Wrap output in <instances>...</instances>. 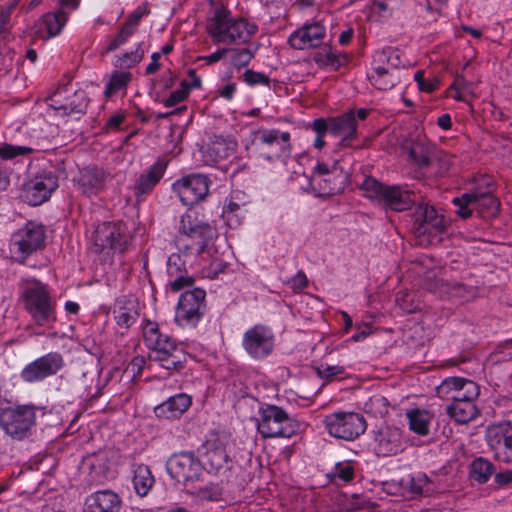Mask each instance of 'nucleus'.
Here are the masks:
<instances>
[{
    "label": "nucleus",
    "instance_id": "obj_29",
    "mask_svg": "<svg viewBox=\"0 0 512 512\" xmlns=\"http://www.w3.org/2000/svg\"><path fill=\"white\" fill-rule=\"evenodd\" d=\"M403 149L406 150L412 164L416 165L419 169H425L430 166L433 149L425 140L417 139L406 143Z\"/></svg>",
    "mask_w": 512,
    "mask_h": 512
},
{
    "label": "nucleus",
    "instance_id": "obj_10",
    "mask_svg": "<svg viewBox=\"0 0 512 512\" xmlns=\"http://www.w3.org/2000/svg\"><path fill=\"white\" fill-rule=\"evenodd\" d=\"M324 422L332 437L346 441L355 440L367 429L366 419L356 412H335L327 415Z\"/></svg>",
    "mask_w": 512,
    "mask_h": 512
},
{
    "label": "nucleus",
    "instance_id": "obj_64",
    "mask_svg": "<svg viewBox=\"0 0 512 512\" xmlns=\"http://www.w3.org/2000/svg\"><path fill=\"white\" fill-rule=\"evenodd\" d=\"M437 124L440 128L444 129V130H448L451 128L452 126V121H451V117L449 114H443L441 115L438 120H437Z\"/></svg>",
    "mask_w": 512,
    "mask_h": 512
},
{
    "label": "nucleus",
    "instance_id": "obj_7",
    "mask_svg": "<svg viewBox=\"0 0 512 512\" xmlns=\"http://www.w3.org/2000/svg\"><path fill=\"white\" fill-rule=\"evenodd\" d=\"M299 423L278 406L269 405L260 412L257 428L263 438H290L299 430Z\"/></svg>",
    "mask_w": 512,
    "mask_h": 512
},
{
    "label": "nucleus",
    "instance_id": "obj_24",
    "mask_svg": "<svg viewBox=\"0 0 512 512\" xmlns=\"http://www.w3.org/2000/svg\"><path fill=\"white\" fill-rule=\"evenodd\" d=\"M168 162L164 158H158L146 171H144L133 186L136 202L140 203L149 195L163 178Z\"/></svg>",
    "mask_w": 512,
    "mask_h": 512
},
{
    "label": "nucleus",
    "instance_id": "obj_60",
    "mask_svg": "<svg viewBox=\"0 0 512 512\" xmlns=\"http://www.w3.org/2000/svg\"><path fill=\"white\" fill-rule=\"evenodd\" d=\"M160 58H161V53H159V52H155L151 55L152 62L149 65H147V67H146L147 75H152L159 70V68H160L159 59Z\"/></svg>",
    "mask_w": 512,
    "mask_h": 512
},
{
    "label": "nucleus",
    "instance_id": "obj_38",
    "mask_svg": "<svg viewBox=\"0 0 512 512\" xmlns=\"http://www.w3.org/2000/svg\"><path fill=\"white\" fill-rule=\"evenodd\" d=\"M313 59L320 67H331L334 70H337L348 62V56L346 54L337 52L331 47L325 48L324 52L315 53Z\"/></svg>",
    "mask_w": 512,
    "mask_h": 512
},
{
    "label": "nucleus",
    "instance_id": "obj_15",
    "mask_svg": "<svg viewBox=\"0 0 512 512\" xmlns=\"http://www.w3.org/2000/svg\"><path fill=\"white\" fill-rule=\"evenodd\" d=\"M253 136L258 145L271 149L268 152H261L264 158L269 161L288 157L291 153V135L289 132H282L279 129H259L253 132Z\"/></svg>",
    "mask_w": 512,
    "mask_h": 512
},
{
    "label": "nucleus",
    "instance_id": "obj_43",
    "mask_svg": "<svg viewBox=\"0 0 512 512\" xmlns=\"http://www.w3.org/2000/svg\"><path fill=\"white\" fill-rule=\"evenodd\" d=\"M442 386L453 388L456 390V393L466 390L471 397H478L480 393L479 387L475 382L464 378H448L443 381Z\"/></svg>",
    "mask_w": 512,
    "mask_h": 512
},
{
    "label": "nucleus",
    "instance_id": "obj_23",
    "mask_svg": "<svg viewBox=\"0 0 512 512\" xmlns=\"http://www.w3.org/2000/svg\"><path fill=\"white\" fill-rule=\"evenodd\" d=\"M63 365V358L59 353H48L28 364L21 372V377L26 382L42 380L56 374Z\"/></svg>",
    "mask_w": 512,
    "mask_h": 512
},
{
    "label": "nucleus",
    "instance_id": "obj_11",
    "mask_svg": "<svg viewBox=\"0 0 512 512\" xmlns=\"http://www.w3.org/2000/svg\"><path fill=\"white\" fill-rule=\"evenodd\" d=\"M311 184L320 196H332L344 191L347 185V174L335 161L331 166L318 162L314 168Z\"/></svg>",
    "mask_w": 512,
    "mask_h": 512
},
{
    "label": "nucleus",
    "instance_id": "obj_42",
    "mask_svg": "<svg viewBox=\"0 0 512 512\" xmlns=\"http://www.w3.org/2000/svg\"><path fill=\"white\" fill-rule=\"evenodd\" d=\"M409 419V427L412 431L419 435H427L429 432L428 414L418 409L407 413Z\"/></svg>",
    "mask_w": 512,
    "mask_h": 512
},
{
    "label": "nucleus",
    "instance_id": "obj_56",
    "mask_svg": "<svg viewBox=\"0 0 512 512\" xmlns=\"http://www.w3.org/2000/svg\"><path fill=\"white\" fill-rule=\"evenodd\" d=\"M344 369L341 366H321L317 368V373L320 377L329 379L335 375L343 373Z\"/></svg>",
    "mask_w": 512,
    "mask_h": 512
},
{
    "label": "nucleus",
    "instance_id": "obj_9",
    "mask_svg": "<svg viewBox=\"0 0 512 512\" xmlns=\"http://www.w3.org/2000/svg\"><path fill=\"white\" fill-rule=\"evenodd\" d=\"M128 241L129 238L120 223L104 222L93 233V252L106 256L123 254L127 250Z\"/></svg>",
    "mask_w": 512,
    "mask_h": 512
},
{
    "label": "nucleus",
    "instance_id": "obj_12",
    "mask_svg": "<svg viewBox=\"0 0 512 512\" xmlns=\"http://www.w3.org/2000/svg\"><path fill=\"white\" fill-rule=\"evenodd\" d=\"M22 298L25 309L37 325L44 326L55 321L54 307L45 286L37 282L24 290Z\"/></svg>",
    "mask_w": 512,
    "mask_h": 512
},
{
    "label": "nucleus",
    "instance_id": "obj_40",
    "mask_svg": "<svg viewBox=\"0 0 512 512\" xmlns=\"http://www.w3.org/2000/svg\"><path fill=\"white\" fill-rule=\"evenodd\" d=\"M494 465L482 457L475 459L470 468V477L479 483H485L494 473Z\"/></svg>",
    "mask_w": 512,
    "mask_h": 512
},
{
    "label": "nucleus",
    "instance_id": "obj_53",
    "mask_svg": "<svg viewBox=\"0 0 512 512\" xmlns=\"http://www.w3.org/2000/svg\"><path fill=\"white\" fill-rule=\"evenodd\" d=\"M241 210L240 204L230 201L227 207L223 211V216L226 219L229 226L239 224V211Z\"/></svg>",
    "mask_w": 512,
    "mask_h": 512
},
{
    "label": "nucleus",
    "instance_id": "obj_58",
    "mask_svg": "<svg viewBox=\"0 0 512 512\" xmlns=\"http://www.w3.org/2000/svg\"><path fill=\"white\" fill-rule=\"evenodd\" d=\"M230 51V48H220L214 53L203 56L200 59L206 61L208 64L216 63L220 61L228 52Z\"/></svg>",
    "mask_w": 512,
    "mask_h": 512
},
{
    "label": "nucleus",
    "instance_id": "obj_37",
    "mask_svg": "<svg viewBox=\"0 0 512 512\" xmlns=\"http://www.w3.org/2000/svg\"><path fill=\"white\" fill-rule=\"evenodd\" d=\"M372 65V68L379 66L385 70L399 71L401 65L400 53L398 50L390 47L384 48L375 53Z\"/></svg>",
    "mask_w": 512,
    "mask_h": 512
},
{
    "label": "nucleus",
    "instance_id": "obj_18",
    "mask_svg": "<svg viewBox=\"0 0 512 512\" xmlns=\"http://www.w3.org/2000/svg\"><path fill=\"white\" fill-rule=\"evenodd\" d=\"M210 227L208 224L192 226V215L185 214L181 217L180 230L183 232L175 240L179 253L186 256L199 255L202 253L210 254V250H206L207 245L202 239L195 237L192 234L196 232H205Z\"/></svg>",
    "mask_w": 512,
    "mask_h": 512
},
{
    "label": "nucleus",
    "instance_id": "obj_48",
    "mask_svg": "<svg viewBox=\"0 0 512 512\" xmlns=\"http://www.w3.org/2000/svg\"><path fill=\"white\" fill-rule=\"evenodd\" d=\"M243 80L250 86L266 85L269 86L270 78L268 75L247 69L243 74Z\"/></svg>",
    "mask_w": 512,
    "mask_h": 512
},
{
    "label": "nucleus",
    "instance_id": "obj_2",
    "mask_svg": "<svg viewBox=\"0 0 512 512\" xmlns=\"http://www.w3.org/2000/svg\"><path fill=\"white\" fill-rule=\"evenodd\" d=\"M257 26L243 18L234 19L225 8H218L207 22V32L214 43H247L256 33Z\"/></svg>",
    "mask_w": 512,
    "mask_h": 512
},
{
    "label": "nucleus",
    "instance_id": "obj_1",
    "mask_svg": "<svg viewBox=\"0 0 512 512\" xmlns=\"http://www.w3.org/2000/svg\"><path fill=\"white\" fill-rule=\"evenodd\" d=\"M494 184L489 176L477 179V185L469 192L453 199L456 213L468 219L475 211L483 219H491L500 211V201L493 195Z\"/></svg>",
    "mask_w": 512,
    "mask_h": 512
},
{
    "label": "nucleus",
    "instance_id": "obj_39",
    "mask_svg": "<svg viewBox=\"0 0 512 512\" xmlns=\"http://www.w3.org/2000/svg\"><path fill=\"white\" fill-rule=\"evenodd\" d=\"M134 488L138 495L146 496L154 483L150 469L145 465L137 467L133 478Z\"/></svg>",
    "mask_w": 512,
    "mask_h": 512
},
{
    "label": "nucleus",
    "instance_id": "obj_46",
    "mask_svg": "<svg viewBox=\"0 0 512 512\" xmlns=\"http://www.w3.org/2000/svg\"><path fill=\"white\" fill-rule=\"evenodd\" d=\"M33 149L26 146H15L11 144H3L0 146V158L4 160L14 159L17 156L31 154Z\"/></svg>",
    "mask_w": 512,
    "mask_h": 512
},
{
    "label": "nucleus",
    "instance_id": "obj_49",
    "mask_svg": "<svg viewBox=\"0 0 512 512\" xmlns=\"http://www.w3.org/2000/svg\"><path fill=\"white\" fill-rule=\"evenodd\" d=\"M190 91V87L187 86V82L183 80L181 82V88L173 91L170 96L164 101V105L166 107H173L177 105L178 103L184 101Z\"/></svg>",
    "mask_w": 512,
    "mask_h": 512
},
{
    "label": "nucleus",
    "instance_id": "obj_55",
    "mask_svg": "<svg viewBox=\"0 0 512 512\" xmlns=\"http://www.w3.org/2000/svg\"><path fill=\"white\" fill-rule=\"evenodd\" d=\"M371 502L367 499L360 497L359 495L353 494L349 503L346 506L348 511H354L364 508H371Z\"/></svg>",
    "mask_w": 512,
    "mask_h": 512
},
{
    "label": "nucleus",
    "instance_id": "obj_30",
    "mask_svg": "<svg viewBox=\"0 0 512 512\" xmlns=\"http://www.w3.org/2000/svg\"><path fill=\"white\" fill-rule=\"evenodd\" d=\"M191 405V398L186 394H177L155 407L158 417L166 419L177 418Z\"/></svg>",
    "mask_w": 512,
    "mask_h": 512
},
{
    "label": "nucleus",
    "instance_id": "obj_28",
    "mask_svg": "<svg viewBox=\"0 0 512 512\" xmlns=\"http://www.w3.org/2000/svg\"><path fill=\"white\" fill-rule=\"evenodd\" d=\"M121 506L119 496L110 491H98L86 501L84 512H118Z\"/></svg>",
    "mask_w": 512,
    "mask_h": 512
},
{
    "label": "nucleus",
    "instance_id": "obj_36",
    "mask_svg": "<svg viewBox=\"0 0 512 512\" xmlns=\"http://www.w3.org/2000/svg\"><path fill=\"white\" fill-rule=\"evenodd\" d=\"M236 147L237 143L234 140L216 136L208 146V154L212 161L218 162L234 154Z\"/></svg>",
    "mask_w": 512,
    "mask_h": 512
},
{
    "label": "nucleus",
    "instance_id": "obj_25",
    "mask_svg": "<svg viewBox=\"0 0 512 512\" xmlns=\"http://www.w3.org/2000/svg\"><path fill=\"white\" fill-rule=\"evenodd\" d=\"M326 36V29L320 22L305 24L288 38L289 45L298 50L319 47Z\"/></svg>",
    "mask_w": 512,
    "mask_h": 512
},
{
    "label": "nucleus",
    "instance_id": "obj_61",
    "mask_svg": "<svg viewBox=\"0 0 512 512\" xmlns=\"http://www.w3.org/2000/svg\"><path fill=\"white\" fill-rule=\"evenodd\" d=\"M292 283H293V288L294 289L302 290V289H304L307 286L308 280H307L306 275L303 272L300 271L293 278Z\"/></svg>",
    "mask_w": 512,
    "mask_h": 512
},
{
    "label": "nucleus",
    "instance_id": "obj_31",
    "mask_svg": "<svg viewBox=\"0 0 512 512\" xmlns=\"http://www.w3.org/2000/svg\"><path fill=\"white\" fill-rule=\"evenodd\" d=\"M105 173L98 168H85L81 171L78 184L82 192L87 195L95 194L103 189Z\"/></svg>",
    "mask_w": 512,
    "mask_h": 512
},
{
    "label": "nucleus",
    "instance_id": "obj_41",
    "mask_svg": "<svg viewBox=\"0 0 512 512\" xmlns=\"http://www.w3.org/2000/svg\"><path fill=\"white\" fill-rule=\"evenodd\" d=\"M132 80V74L127 71H114L111 74L110 80L107 83L104 95L110 98L113 94L121 89H125Z\"/></svg>",
    "mask_w": 512,
    "mask_h": 512
},
{
    "label": "nucleus",
    "instance_id": "obj_19",
    "mask_svg": "<svg viewBox=\"0 0 512 512\" xmlns=\"http://www.w3.org/2000/svg\"><path fill=\"white\" fill-rule=\"evenodd\" d=\"M485 437L497 460L506 463L512 462L511 422L504 421L488 426Z\"/></svg>",
    "mask_w": 512,
    "mask_h": 512
},
{
    "label": "nucleus",
    "instance_id": "obj_63",
    "mask_svg": "<svg viewBox=\"0 0 512 512\" xmlns=\"http://www.w3.org/2000/svg\"><path fill=\"white\" fill-rule=\"evenodd\" d=\"M236 91V85L229 83L219 90V95L225 99H232Z\"/></svg>",
    "mask_w": 512,
    "mask_h": 512
},
{
    "label": "nucleus",
    "instance_id": "obj_50",
    "mask_svg": "<svg viewBox=\"0 0 512 512\" xmlns=\"http://www.w3.org/2000/svg\"><path fill=\"white\" fill-rule=\"evenodd\" d=\"M197 496L201 500L215 501L221 496V489L218 485L210 484L208 486L199 487L197 490Z\"/></svg>",
    "mask_w": 512,
    "mask_h": 512
},
{
    "label": "nucleus",
    "instance_id": "obj_35",
    "mask_svg": "<svg viewBox=\"0 0 512 512\" xmlns=\"http://www.w3.org/2000/svg\"><path fill=\"white\" fill-rule=\"evenodd\" d=\"M185 271V262L183 258H168L167 261V273L171 277H176L174 281L171 282L170 286L173 291H179L184 287L193 285V278L183 275L182 273Z\"/></svg>",
    "mask_w": 512,
    "mask_h": 512
},
{
    "label": "nucleus",
    "instance_id": "obj_14",
    "mask_svg": "<svg viewBox=\"0 0 512 512\" xmlns=\"http://www.w3.org/2000/svg\"><path fill=\"white\" fill-rule=\"evenodd\" d=\"M242 346L251 358L264 359L274 350V335L267 326L254 325L243 334Z\"/></svg>",
    "mask_w": 512,
    "mask_h": 512
},
{
    "label": "nucleus",
    "instance_id": "obj_13",
    "mask_svg": "<svg viewBox=\"0 0 512 512\" xmlns=\"http://www.w3.org/2000/svg\"><path fill=\"white\" fill-rule=\"evenodd\" d=\"M58 188V177L52 171H42L23 185L22 198L32 206L47 201Z\"/></svg>",
    "mask_w": 512,
    "mask_h": 512
},
{
    "label": "nucleus",
    "instance_id": "obj_3",
    "mask_svg": "<svg viewBox=\"0 0 512 512\" xmlns=\"http://www.w3.org/2000/svg\"><path fill=\"white\" fill-rule=\"evenodd\" d=\"M144 341L152 350L149 356L151 360L158 362L167 370H180L183 367V350L169 336L162 335L157 326L150 325L145 328Z\"/></svg>",
    "mask_w": 512,
    "mask_h": 512
},
{
    "label": "nucleus",
    "instance_id": "obj_4",
    "mask_svg": "<svg viewBox=\"0 0 512 512\" xmlns=\"http://www.w3.org/2000/svg\"><path fill=\"white\" fill-rule=\"evenodd\" d=\"M361 189L367 197L380 200L385 207L397 212L410 209L415 202L413 191L399 185H384L370 176L364 179Z\"/></svg>",
    "mask_w": 512,
    "mask_h": 512
},
{
    "label": "nucleus",
    "instance_id": "obj_47",
    "mask_svg": "<svg viewBox=\"0 0 512 512\" xmlns=\"http://www.w3.org/2000/svg\"><path fill=\"white\" fill-rule=\"evenodd\" d=\"M134 33L135 31L133 29H131L123 23L118 33L108 44L106 52H112L117 50L120 46L125 44Z\"/></svg>",
    "mask_w": 512,
    "mask_h": 512
},
{
    "label": "nucleus",
    "instance_id": "obj_16",
    "mask_svg": "<svg viewBox=\"0 0 512 512\" xmlns=\"http://www.w3.org/2000/svg\"><path fill=\"white\" fill-rule=\"evenodd\" d=\"M205 296V291L200 288L182 293L177 305L175 321L181 326L195 325L204 313Z\"/></svg>",
    "mask_w": 512,
    "mask_h": 512
},
{
    "label": "nucleus",
    "instance_id": "obj_33",
    "mask_svg": "<svg viewBox=\"0 0 512 512\" xmlns=\"http://www.w3.org/2000/svg\"><path fill=\"white\" fill-rule=\"evenodd\" d=\"M446 411L459 424H466L474 420L479 414L474 402L469 400L460 401V399H454L452 404L447 406Z\"/></svg>",
    "mask_w": 512,
    "mask_h": 512
},
{
    "label": "nucleus",
    "instance_id": "obj_34",
    "mask_svg": "<svg viewBox=\"0 0 512 512\" xmlns=\"http://www.w3.org/2000/svg\"><path fill=\"white\" fill-rule=\"evenodd\" d=\"M368 79L376 89L386 91L394 88L401 82V72L385 70L378 66L377 68H372Z\"/></svg>",
    "mask_w": 512,
    "mask_h": 512
},
{
    "label": "nucleus",
    "instance_id": "obj_44",
    "mask_svg": "<svg viewBox=\"0 0 512 512\" xmlns=\"http://www.w3.org/2000/svg\"><path fill=\"white\" fill-rule=\"evenodd\" d=\"M228 53L231 54V65L237 69L247 66L254 57V52L248 48L230 49Z\"/></svg>",
    "mask_w": 512,
    "mask_h": 512
},
{
    "label": "nucleus",
    "instance_id": "obj_22",
    "mask_svg": "<svg viewBox=\"0 0 512 512\" xmlns=\"http://www.w3.org/2000/svg\"><path fill=\"white\" fill-rule=\"evenodd\" d=\"M12 244L18 252L32 254L42 249L45 245V229L41 224L29 221L19 229L12 237Z\"/></svg>",
    "mask_w": 512,
    "mask_h": 512
},
{
    "label": "nucleus",
    "instance_id": "obj_52",
    "mask_svg": "<svg viewBox=\"0 0 512 512\" xmlns=\"http://www.w3.org/2000/svg\"><path fill=\"white\" fill-rule=\"evenodd\" d=\"M115 320L118 326L122 328H129L137 318V313L130 310L121 308L118 312H115Z\"/></svg>",
    "mask_w": 512,
    "mask_h": 512
},
{
    "label": "nucleus",
    "instance_id": "obj_54",
    "mask_svg": "<svg viewBox=\"0 0 512 512\" xmlns=\"http://www.w3.org/2000/svg\"><path fill=\"white\" fill-rule=\"evenodd\" d=\"M227 268V263L223 258H213L209 266L206 268V276L208 278H216L220 273L224 272Z\"/></svg>",
    "mask_w": 512,
    "mask_h": 512
},
{
    "label": "nucleus",
    "instance_id": "obj_17",
    "mask_svg": "<svg viewBox=\"0 0 512 512\" xmlns=\"http://www.w3.org/2000/svg\"><path fill=\"white\" fill-rule=\"evenodd\" d=\"M209 184L207 176L191 174L174 182L172 190L184 205L192 206L206 198L209 193Z\"/></svg>",
    "mask_w": 512,
    "mask_h": 512
},
{
    "label": "nucleus",
    "instance_id": "obj_62",
    "mask_svg": "<svg viewBox=\"0 0 512 512\" xmlns=\"http://www.w3.org/2000/svg\"><path fill=\"white\" fill-rule=\"evenodd\" d=\"M495 481L497 484L504 486L512 482V470L497 473L495 475Z\"/></svg>",
    "mask_w": 512,
    "mask_h": 512
},
{
    "label": "nucleus",
    "instance_id": "obj_32",
    "mask_svg": "<svg viewBox=\"0 0 512 512\" xmlns=\"http://www.w3.org/2000/svg\"><path fill=\"white\" fill-rule=\"evenodd\" d=\"M425 287L429 292L437 294L439 297H459L463 294L464 287L460 283H450L436 276H427Z\"/></svg>",
    "mask_w": 512,
    "mask_h": 512
},
{
    "label": "nucleus",
    "instance_id": "obj_59",
    "mask_svg": "<svg viewBox=\"0 0 512 512\" xmlns=\"http://www.w3.org/2000/svg\"><path fill=\"white\" fill-rule=\"evenodd\" d=\"M126 116L124 113H118L110 117L106 122V128L117 129L124 122Z\"/></svg>",
    "mask_w": 512,
    "mask_h": 512
},
{
    "label": "nucleus",
    "instance_id": "obj_21",
    "mask_svg": "<svg viewBox=\"0 0 512 512\" xmlns=\"http://www.w3.org/2000/svg\"><path fill=\"white\" fill-rule=\"evenodd\" d=\"M168 472L177 482H194L201 475L202 466L192 452H180L169 459Z\"/></svg>",
    "mask_w": 512,
    "mask_h": 512
},
{
    "label": "nucleus",
    "instance_id": "obj_20",
    "mask_svg": "<svg viewBox=\"0 0 512 512\" xmlns=\"http://www.w3.org/2000/svg\"><path fill=\"white\" fill-rule=\"evenodd\" d=\"M228 439L218 434H210L199 449L204 458V465L211 471L230 469V459L226 451Z\"/></svg>",
    "mask_w": 512,
    "mask_h": 512
},
{
    "label": "nucleus",
    "instance_id": "obj_45",
    "mask_svg": "<svg viewBox=\"0 0 512 512\" xmlns=\"http://www.w3.org/2000/svg\"><path fill=\"white\" fill-rule=\"evenodd\" d=\"M144 57V50L141 48V44L131 52H127L118 57L117 66L121 68H131L142 61Z\"/></svg>",
    "mask_w": 512,
    "mask_h": 512
},
{
    "label": "nucleus",
    "instance_id": "obj_8",
    "mask_svg": "<svg viewBox=\"0 0 512 512\" xmlns=\"http://www.w3.org/2000/svg\"><path fill=\"white\" fill-rule=\"evenodd\" d=\"M36 423V411L32 405H18L0 413V426L7 435L23 440L31 435Z\"/></svg>",
    "mask_w": 512,
    "mask_h": 512
},
{
    "label": "nucleus",
    "instance_id": "obj_57",
    "mask_svg": "<svg viewBox=\"0 0 512 512\" xmlns=\"http://www.w3.org/2000/svg\"><path fill=\"white\" fill-rule=\"evenodd\" d=\"M354 469L350 465L344 467H338L335 472V476L344 482H349L353 479Z\"/></svg>",
    "mask_w": 512,
    "mask_h": 512
},
{
    "label": "nucleus",
    "instance_id": "obj_6",
    "mask_svg": "<svg viewBox=\"0 0 512 512\" xmlns=\"http://www.w3.org/2000/svg\"><path fill=\"white\" fill-rule=\"evenodd\" d=\"M446 228V221L433 206L419 204L413 213L412 232L417 243L429 246L439 240L440 234Z\"/></svg>",
    "mask_w": 512,
    "mask_h": 512
},
{
    "label": "nucleus",
    "instance_id": "obj_27",
    "mask_svg": "<svg viewBox=\"0 0 512 512\" xmlns=\"http://www.w3.org/2000/svg\"><path fill=\"white\" fill-rule=\"evenodd\" d=\"M68 20V14L62 9L44 14L35 24V34L42 39L58 35Z\"/></svg>",
    "mask_w": 512,
    "mask_h": 512
},
{
    "label": "nucleus",
    "instance_id": "obj_26",
    "mask_svg": "<svg viewBox=\"0 0 512 512\" xmlns=\"http://www.w3.org/2000/svg\"><path fill=\"white\" fill-rule=\"evenodd\" d=\"M400 449L401 431L398 428L385 426L375 433L374 451L378 456L395 455Z\"/></svg>",
    "mask_w": 512,
    "mask_h": 512
},
{
    "label": "nucleus",
    "instance_id": "obj_5",
    "mask_svg": "<svg viewBox=\"0 0 512 512\" xmlns=\"http://www.w3.org/2000/svg\"><path fill=\"white\" fill-rule=\"evenodd\" d=\"M311 127L316 133L314 147L318 150L323 149L326 145L324 137L327 132L340 137L341 144L343 145H347L348 141L357 137V122L354 110H349L342 115L327 119L317 118L312 122Z\"/></svg>",
    "mask_w": 512,
    "mask_h": 512
},
{
    "label": "nucleus",
    "instance_id": "obj_51",
    "mask_svg": "<svg viewBox=\"0 0 512 512\" xmlns=\"http://www.w3.org/2000/svg\"><path fill=\"white\" fill-rule=\"evenodd\" d=\"M149 9L147 7V4H143L141 6H139L137 9H135L129 16L128 18L126 19V21L124 22L125 25H127L128 27H130L131 29H133L134 31H136L138 25H139V22L141 20V18L145 15H148L149 14Z\"/></svg>",
    "mask_w": 512,
    "mask_h": 512
}]
</instances>
